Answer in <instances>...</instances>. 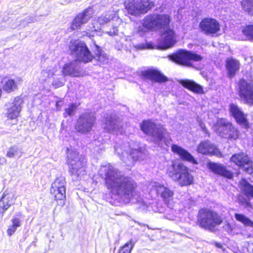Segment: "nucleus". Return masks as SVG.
Returning a JSON list of instances; mask_svg holds the SVG:
<instances>
[{"mask_svg": "<svg viewBox=\"0 0 253 253\" xmlns=\"http://www.w3.org/2000/svg\"><path fill=\"white\" fill-rule=\"evenodd\" d=\"M207 167L214 173L219 175H221V165L210 162L208 163Z\"/></svg>", "mask_w": 253, "mask_h": 253, "instance_id": "a19ab883", "label": "nucleus"}, {"mask_svg": "<svg viewBox=\"0 0 253 253\" xmlns=\"http://www.w3.org/2000/svg\"><path fill=\"white\" fill-rule=\"evenodd\" d=\"M97 24L98 23H97V24H96V26H97ZM94 25H95V24H94ZM95 26H94V27H95ZM97 28H98V26H97Z\"/></svg>", "mask_w": 253, "mask_h": 253, "instance_id": "5fc2aeb1", "label": "nucleus"}, {"mask_svg": "<svg viewBox=\"0 0 253 253\" xmlns=\"http://www.w3.org/2000/svg\"><path fill=\"white\" fill-rule=\"evenodd\" d=\"M222 176H224L229 179H231L233 177V173L230 170H227L226 168L222 167Z\"/></svg>", "mask_w": 253, "mask_h": 253, "instance_id": "49530a36", "label": "nucleus"}, {"mask_svg": "<svg viewBox=\"0 0 253 253\" xmlns=\"http://www.w3.org/2000/svg\"><path fill=\"white\" fill-rule=\"evenodd\" d=\"M221 119H219L217 120L216 123L212 126L213 130L218 135H220L221 134Z\"/></svg>", "mask_w": 253, "mask_h": 253, "instance_id": "a18cd8bd", "label": "nucleus"}, {"mask_svg": "<svg viewBox=\"0 0 253 253\" xmlns=\"http://www.w3.org/2000/svg\"><path fill=\"white\" fill-rule=\"evenodd\" d=\"M95 122V117L92 112H85L82 114L77 120L76 129L82 133L90 132Z\"/></svg>", "mask_w": 253, "mask_h": 253, "instance_id": "4468645a", "label": "nucleus"}, {"mask_svg": "<svg viewBox=\"0 0 253 253\" xmlns=\"http://www.w3.org/2000/svg\"><path fill=\"white\" fill-rule=\"evenodd\" d=\"M176 36L172 29L166 28L161 35L162 43L166 48L172 47L176 42Z\"/></svg>", "mask_w": 253, "mask_h": 253, "instance_id": "412c9836", "label": "nucleus"}, {"mask_svg": "<svg viewBox=\"0 0 253 253\" xmlns=\"http://www.w3.org/2000/svg\"><path fill=\"white\" fill-rule=\"evenodd\" d=\"M167 174L180 186H186L193 183L194 177L190 169L182 163H173L167 170Z\"/></svg>", "mask_w": 253, "mask_h": 253, "instance_id": "7ed1b4c3", "label": "nucleus"}, {"mask_svg": "<svg viewBox=\"0 0 253 253\" xmlns=\"http://www.w3.org/2000/svg\"><path fill=\"white\" fill-rule=\"evenodd\" d=\"M149 196L152 199L160 198L169 207L172 206L174 190L169 187L158 182H153L150 185Z\"/></svg>", "mask_w": 253, "mask_h": 253, "instance_id": "423d86ee", "label": "nucleus"}, {"mask_svg": "<svg viewBox=\"0 0 253 253\" xmlns=\"http://www.w3.org/2000/svg\"><path fill=\"white\" fill-rule=\"evenodd\" d=\"M23 100L22 98L17 96L11 100L4 105V115L7 119L16 120L20 115L22 108Z\"/></svg>", "mask_w": 253, "mask_h": 253, "instance_id": "f8f14e48", "label": "nucleus"}, {"mask_svg": "<svg viewBox=\"0 0 253 253\" xmlns=\"http://www.w3.org/2000/svg\"><path fill=\"white\" fill-rule=\"evenodd\" d=\"M13 197L12 193L5 191L0 199V213H4L13 204Z\"/></svg>", "mask_w": 253, "mask_h": 253, "instance_id": "a878e982", "label": "nucleus"}, {"mask_svg": "<svg viewBox=\"0 0 253 253\" xmlns=\"http://www.w3.org/2000/svg\"><path fill=\"white\" fill-rule=\"evenodd\" d=\"M202 130L206 135H207L208 137L210 136V132H209L208 130L206 127L205 128V129H203Z\"/></svg>", "mask_w": 253, "mask_h": 253, "instance_id": "3c124183", "label": "nucleus"}, {"mask_svg": "<svg viewBox=\"0 0 253 253\" xmlns=\"http://www.w3.org/2000/svg\"><path fill=\"white\" fill-rule=\"evenodd\" d=\"M71 54L78 62L84 63L91 61L93 56L84 42L79 41H71L69 45Z\"/></svg>", "mask_w": 253, "mask_h": 253, "instance_id": "6e6552de", "label": "nucleus"}, {"mask_svg": "<svg viewBox=\"0 0 253 253\" xmlns=\"http://www.w3.org/2000/svg\"><path fill=\"white\" fill-rule=\"evenodd\" d=\"M125 6L128 13L138 15L146 13L154 6V3L149 0H129L128 3L125 2Z\"/></svg>", "mask_w": 253, "mask_h": 253, "instance_id": "9b49d317", "label": "nucleus"}, {"mask_svg": "<svg viewBox=\"0 0 253 253\" xmlns=\"http://www.w3.org/2000/svg\"><path fill=\"white\" fill-rule=\"evenodd\" d=\"M113 11H108L104 13L96 19L94 20L93 24H97L98 23L100 26H102L107 24L113 19Z\"/></svg>", "mask_w": 253, "mask_h": 253, "instance_id": "2f4dec72", "label": "nucleus"}, {"mask_svg": "<svg viewBox=\"0 0 253 253\" xmlns=\"http://www.w3.org/2000/svg\"><path fill=\"white\" fill-rule=\"evenodd\" d=\"M239 136L238 130L231 123L222 119V137L230 139H236Z\"/></svg>", "mask_w": 253, "mask_h": 253, "instance_id": "4be33fe9", "label": "nucleus"}, {"mask_svg": "<svg viewBox=\"0 0 253 253\" xmlns=\"http://www.w3.org/2000/svg\"><path fill=\"white\" fill-rule=\"evenodd\" d=\"M92 10L91 8L84 9L74 18L71 25V29L76 30L80 28L82 25L88 21L92 17Z\"/></svg>", "mask_w": 253, "mask_h": 253, "instance_id": "aec40b11", "label": "nucleus"}, {"mask_svg": "<svg viewBox=\"0 0 253 253\" xmlns=\"http://www.w3.org/2000/svg\"><path fill=\"white\" fill-rule=\"evenodd\" d=\"M21 155V149L16 146H13L8 149L6 154V156L9 158H12L14 156H17L19 157Z\"/></svg>", "mask_w": 253, "mask_h": 253, "instance_id": "4c0bfd02", "label": "nucleus"}, {"mask_svg": "<svg viewBox=\"0 0 253 253\" xmlns=\"http://www.w3.org/2000/svg\"><path fill=\"white\" fill-rule=\"evenodd\" d=\"M240 187L246 196L249 198H253V186L251 185L245 179L242 178L239 182Z\"/></svg>", "mask_w": 253, "mask_h": 253, "instance_id": "7c9ffc66", "label": "nucleus"}, {"mask_svg": "<svg viewBox=\"0 0 253 253\" xmlns=\"http://www.w3.org/2000/svg\"><path fill=\"white\" fill-rule=\"evenodd\" d=\"M140 78L144 81H150L152 83H163L167 81V78L159 71L150 69L141 72Z\"/></svg>", "mask_w": 253, "mask_h": 253, "instance_id": "6ab92c4d", "label": "nucleus"}, {"mask_svg": "<svg viewBox=\"0 0 253 253\" xmlns=\"http://www.w3.org/2000/svg\"><path fill=\"white\" fill-rule=\"evenodd\" d=\"M226 68L227 70L228 76L229 78L233 77L236 72L239 70V62L233 58L228 59L226 61Z\"/></svg>", "mask_w": 253, "mask_h": 253, "instance_id": "c756f323", "label": "nucleus"}, {"mask_svg": "<svg viewBox=\"0 0 253 253\" xmlns=\"http://www.w3.org/2000/svg\"><path fill=\"white\" fill-rule=\"evenodd\" d=\"M198 153L204 155H215L221 157V153L215 145L209 140L201 141L198 145L197 149Z\"/></svg>", "mask_w": 253, "mask_h": 253, "instance_id": "a211bd4d", "label": "nucleus"}, {"mask_svg": "<svg viewBox=\"0 0 253 253\" xmlns=\"http://www.w3.org/2000/svg\"><path fill=\"white\" fill-rule=\"evenodd\" d=\"M22 214L20 212L16 213L11 219L12 225L9 226L7 230V234L9 236L12 235L17 228L22 225Z\"/></svg>", "mask_w": 253, "mask_h": 253, "instance_id": "c85d7f7f", "label": "nucleus"}, {"mask_svg": "<svg viewBox=\"0 0 253 253\" xmlns=\"http://www.w3.org/2000/svg\"><path fill=\"white\" fill-rule=\"evenodd\" d=\"M138 240L137 237L131 238L120 250L119 253H130L131 250Z\"/></svg>", "mask_w": 253, "mask_h": 253, "instance_id": "473e14b6", "label": "nucleus"}, {"mask_svg": "<svg viewBox=\"0 0 253 253\" xmlns=\"http://www.w3.org/2000/svg\"><path fill=\"white\" fill-rule=\"evenodd\" d=\"M67 150V163L69 166V172L73 180H78L86 173L84 159L75 150Z\"/></svg>", "mask_w": 253, "mask_h": 253, "instance_id": "39448f33", "label": "nucleus"}, {"mask_svg": "<svg viewBox=\"0 0 253 253\" xmlns=\"http://www.w3.org/2000/svg\"><path fill=\"white\" fill-rule=\"evenodd\" d=\"M231 160L246 172H253L252 163L247 155L244 153L235 154L231 157Z\"/></svg>", "mask_w": 253, "mask_h": 253, "instance_id": "f3484780", "label": "nucleus"}, {"mask_svg": "<svg viewBox=\"0 0 253 253\" xmlns=\"http://www.w3.org/2000/svg\"><path fill=\"white\" fill-rule=\"evenodd\" d=\"M81 67L80 63L75 59L63 67L62 72L64 76H71L78 77L80 74Z\"/></svg>", "mask_w": 253, "mask_h": 253, "instance_id": "b1692460", "label": "nucleus"}, {"mask_svg": "<svg viewBox=\"0 0 253 253\" xmlns=\"http://www.w3.org/2000/svg\"><path fill=\"white\" fill-rule=\"evenodd\" d=\"M252 198H249L248 197H241L239 198V200L240 201L241 204L244 207H247V208H252V205L251 203L250 200Z\"/></svg>", "mask_w": 253, "mask_h": 253, "instance_id": "37998d69", "label": "nucleus"}, {"mask_svg": "<svg viewBox=\"0 0 253 253\" xmlns=\"http://www.w3.org/2000/svg\"><path fill=\"white\" fill-rule=\"evenodd\" d=\"M242 32L247 37L253 39V25L246 27L243 30Z\"/></svg>", "mask_w": 253, "mask_h": 253, "instance_id": "c03bdc74", "label": "nucleus"}, {"mask_svg": "<svg viewBox=\"0 0 253 253\" xmlns=\"http://www.w3.org/2000/svg\"><path fill=\"white\" fill-rule=\"evenodd\" d=\"M17 83L14 80L12 79H8L4 83L3 89L6 92L9 93L17 89Z\"/></svg>", "mask_w": 253, "mask_h": 253, "instance_id": "72a5a7b5", "label": "nucleus"}, {"mask_svg": "<svg viewBox=\"0 0 253 253\" xmlns=\"http://www.w3.org/2000/svg\"><path fill=\"white\" fill-rule=\"evenodd\" d=\"M37 20L36 19L35 17L33 16H27L26 17L24 20L22 21H17V23L14 25L12 24L11 25L12 28H16L18 26H22L23 27H25L26 25H27L28 24L30 23L31 22H34L35 21H37Z\"/></svg>", "mask_w": 253, "mask_h": 253, "instance_id": "c9c22d12", "label": "nucleus"}, {"mask_svg": "<svg viewBox=\"0 0 253 253\" xmlns=\"http://www.w3.org/2000/svg\"><path fill=\"white\" fill-rule=\"evenodd\" d=\"M230 111L239 124L245 128L248 127L249 123L246 116L237 105L231 104L230 105Z\"/></svg>", "mask_w": 253, "mask_h": 253, "instance_id": "5701e85b", "label": "nucleus"}, {"mask_svg": "<svg viewBox=\"0 0 253 253\" xmlns=\"http://www.w3.org/2000/svg\"><path fill=\"white\" fill-rule=\"evenodd\" d=\"M201 31L207 35H212L219 31V24L214 19L206 18L200 23Z\"/></svg>", "mask_w": 253, "mask_h": 253, "instance_id": "dca6fc26", "label": "nucleus"}, {"mask_svg": "<svg viewBox=\"0 0 253 253\" xmlns=\"http://www.w3.org/2000/svg\"><path fill=\"white\" fill-rule=\"evenodd\" d=\"M115 150L120 159L128 167L134 165V162L139 159H143L145 149L139 146L131 148L129 154L126 151L122 152V148L115 147Z\"/></svg>", "mask_w": 253, "mask_h": 253, "instance_id": "9d476101", "label": "nucleus"}, {"mask_svg": "<svg viewBox=\"0 0 253 253\" xmlns=\"http://www.w3.org/2000/svg\"><path fill=\"white\" fill-rule=\"evenodd\" d=\"M66 181L63 176L57 177L52 183L50 192L54 197L55 200L59 201L61 206L64 205L66 198Z\"/></svg>", "mask_w": 253, "mask_h": 253, "instance_id": "ddd939ff", "label": "nucleus"}, {"mask_svg": "<svg viewBox=\"0 0 253 253\" xmlns=\"http://www.w3.org/2000/svg\"><path fill=\"white\" fill-rule=\"evenodd\" d=\"M171 150L174 153L178 155L182 160L187 161L194 164L197 163L194 157L181 147L173 144L171 146Z\"/></svg>", "mask_w": 253, "mask_h": 253, "instance_id": "393cba45", "label": "nucleus"}, {"mask_svg": "<svg viewBox=\"0 0 253 253\" xmlns=\"http://www.w3.org/2000/svg\"><path fill=\"white\" fill-rule=\"evenodd\" d=\"M239 96L246 104L253 105V84L244 79L239 82Z\"/></svg>", "mask_w": 253, "mask_h": 253, "instance_id": "2eb2a0df", "label": "nucleus"}, {"mask_svg": "<svg viewBox=\"0 0 253 253\" xmlns=\"http://www.w3.org/2000/svg\"><path fill=\"white\" fill-rule=\"evenodd\" d=\"M94 58L102 64L107 62L108 60L106 55L99 49L98 46L96 47V52Z\"/></svg>", "mask_w": 253, "mask_h": 253, "instance_id": "ea45409f", "label": "nucleus"}, {"mask_svg": "<svg viewBox=\"0 0 253 253\" xmlns=\"http://www.w3.org/2000/svg\"><path fill=\"white\" fill-rule=\"evenodd\" d=\"M103 127L106 131L115 133L119 129V125L118 121L111 116L106 118L105 123L103 124Z\"/></svg>", "mask_w": 253, "mask_h": 253, "instance_id": "cd10ccee", "label": "nucleus"}, {"mask_svg": "<svg viewBox=\"0 0 253 253\" xmlns=\"http://www.w3.org/2000/svg\"><path fill=\"white\" fill-rule=\"evenodd\" d=\"M198 221L202 228L214 231L221 222L220 216L216 212L207 209L199 211Z\"/></svg>", "mask_w": 253, "mask_h": 253, "instance_id": "0eeeda50", "label": "nucleus"}, {"mask_svg": "<svg viewBox=\"0 0 253 253\" xmlns=\"http://www.w3.org/2000/svg\"><path fill=\"white\" fill-rule=\"evenodd\" d=\"M78 105L75 103H72L69 105L68 107L65 109V112L63 113V116L66 118L68 116H73L76 112Z\"/></svg>", "mask_w": 253, "mask_h": 253, "instance_id": "58836bf2", "label": "nucleus"}, {"mask_svg": "<svg viewBox=\"0 0 253 253\" xmlns=\"http://www.w3.org/2000/svg\"><path fill=\"white\" fill-rule=\"evenodd\" d=\"M216 246L219 248H221V245L219 243H216Z\"/></svg>", "mask_w": 253, "mask_h": 253, "instance_id": "864d4df0", "label": "nucleus"}, {"mask_svg": "<svg viewBox=\"0 0 253 253\" xmlns=\"http://www.w3.org/2000/svg\"><path fill=\"white\" fill-rule=\"evenodd\" d=\"M105 32L108 34L109 36H113L118 34V30L117 27H114L113 26L112 29H110L109 31L105 30Z\"/></svg>", "mask_w": 253, "mask_h": 253, "instance_id": "de8ad7c7", "label": "nucleus"}, {"mask_svg": "<svg viewBox=\"0 0 253 253\" xmlns=\"http://www.w3.org/2000/svg\"><path fill=\"white\" fill-rule=\"evenodd\" d=\"M141 129L150 136V139L158 146L165 149L170 144L171 139L169 133L160 124H156L151 120L143 121L140 125Z\"/></svg>", "mask_w": 253, "mask_h": 253, "instance_id": "f03ea898", "label": "nucleus"}, {"mask_svg": "<svg viewBox=\"0 0 253 253\" xmlns=\"http://www.w3.org/2000/svg\"><path fill=\"white\" fill-rule=\"evenodd\" d=\"M65 82V79L63 76L59 78L55 79L52 83V85L55 87V88H58L63 86Z\"/></svg>", "mask_w": 253, "mask_h": 253, "instance_id": "79ce46f5", "label": "nucleus"}, {"mask_svg": "<svg viewBox=\"0 0 253 253\" xmlns=\"http://www.w3.org/2000/svg\"><path fill=\"white\" fill-rule=\"evenodd\" d=\"M169 58L175 63L187 67H193V61H200L203 58L199 54L183 49H180L169 55Z\"/></svg>", "mask_w": 253, "mask_h": 253, "instance_id": "1a4fd4ad", "label": "nucleus"}, {"mask_svg": "<svg viewBox=\"0 0 253 253\" xmlns=\"http://www.w3.org/2000/svg\"><path fill=\"white\" fill-rule=\"evenodd\" d=\"M241 5L245 11L253 15V0H242Z\"/></svg>", "mask_w": 253, "mask_h": 253, "instance_id": "f704fd0d", "label": "nucleus"}, {"mask_svg": "<svg viewBox=\"0 0 253 253\" xmlns=\"http://www.w3.org/2000/svg\"><path fill=\"white\" fill-rule=\"evenodd\" d=\"M199 126L202 129H205V128L206 127L205 124L203 122H199Z\"/></svg>", "mask_w": 253, "mask_h": 253, "instance_id": "8fccbe9b", "label": "nucleus"}, {"mask_svg": "<svg viewBox=\"0 0 253 253\" xmlns=\"http://www.w3.org/2000/svg\"><path fill=\"white\" fill-rule=\"evenodd\" d=\"M99 174L104 179L105 185L110 190L112 199L125 203L132 200L143 209L148 207L151 204L150 202L144 200L136 193L137 184L131 177L124 175L111 165L102 166Z\"/></svg>", "mask_w": 253, "mask_h": 253, "instance_id": "f257e3e1", "label": "nucleus"}, {"mask_svg": "<svg viewBox=\"0 0 253 253\" xmlns=\"http://www.w3.org/2000/svg\"><path fill=\"white\" fill-rule=\"evenodd\" d=\"M42 74L45 77H50L53 76L54 72H51L50 69L43 70L42 71Z\"/></svg>", "mask_w": 253, "mask_h": 253, "instance_id": "09e8293b", "label": "nucleus"}, {"mask_svg": "<svg viewBox=\"0 0 253 253\" xmlns=\"http://www.w3.org/2000/svg\"><path fill=\"white\" fill-rule=\"evenodd\" d=\"M179 83L183 86L193 92L197 94H203L204 92L203 87L193 81L182 80Z\"/></svg>", "mask_w": 253, "mask_h": 253, "instance_id": "bb28decb", "label": "nucleus"}, {"mask_svg": "<svg viewBox=\"0 0 253 253\" xmlns=\"http://www.w3.org/2000/svg\"><path fill=\"white\" fill-rule=\"evenodd\" d=\"M137 46L140 49L146 48L145 45L144 44H139V45H138Z\"/></svg>", "mask_w": 253, "mask_h": 253, "instance_id": "603ef678", "label": "nucleus"}, {"mask_svg": "<svg viewBox=\"0 0 253 253\" xmlns=\"http://www.w3.org/2000/svg\"><path fill=\"white\" fill-rule=\"evenodd\" d=\"M235 217L237 220L241 222L245 225L253 227V222L245 215L242 214L236 213Z\"/></svg>", "mask_w": 253, "mask_h": 253, "instance_id": "e433bc0d", "label": "nucleus"}, {"mask_svg": "<svg viewBox=\"0 0 253 253\" xmlns=\"http://www.w3.org/2000/svg\"><path fill=\"white\" fill-rule=\"evenodd\" d=\"M170 21L169 15L165 14L153 13L147 15L143 19L142 27H139L138 32H145L146 30L157 31L165 30L168 27Z\"/></svg>", "mask_w": 253, "mask_h": 253, "instance_id": "20e7f679", "label": "nucleus"}]
</instances>
